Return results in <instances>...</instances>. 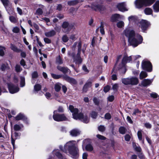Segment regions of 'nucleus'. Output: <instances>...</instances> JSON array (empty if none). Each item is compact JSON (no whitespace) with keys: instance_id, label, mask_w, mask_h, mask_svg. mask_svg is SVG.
<instances>
[{"instance_id":"nucleus-1","label":"nucleus","mask_w":159,"mask_h":159,"mask_svg":"<svg viewBox=\"0 0 159 159\" xmlns=\"http://www.w3.org/2000/svg\"><path fill=\"white\" fill-rule=\"evenodd\" d=\"M124 34L128 38L130 44L134 47H137L142 42L143 39L142 36L139 34H135L133 30L126 29L124 30Z\"/></svg>"},{"instance_id":"nucleus-2","label":"nucleus","mask_w":159,"mask_h":159,"mask_svg":"<svg viewBox=\"0 0 159 159\" xmlns=\"http://www.w3.org/2000/svg\"><path fill=\"white\" fill-rule=\"evenodd\" d=\"M59 148L64 152H66L68 149L73 158L76 159L79 157V150L76 142L75 141H70L67 143L64 146V149L61 146H59Z\"/></svg>"},{"instance_id":"nucleus-3","label":"nucleus","mask_w":159,"mask_h":159,"mask_svg":"<svg viewBox=\"0 0 159 159\" xmlns=\"http://www.w3.org/2000/svg\"><path fill=\"white\" fill-rule=\"evenodd\" d=\"M72 113L73 118L76 120H80L84 123L89 122V118L84 115L82 111V110H70Z\"/></svg>"},{"instance_id":"nucleus-4","label":"nucleus","mask_w":159,"mask_h":159,"mask_svg":"<svg viewBox=\"0 0 159 159\" xmlns=\"http://www.w3.org/2000/svg\"><path fill=\"white\" fill-rule=\"evenodd\" d=\"M155 0H136L135 4L136 8H140L145 6H149L152 5Z\"/></svg>"},{"instance_id":"nucleus-5","label":"nucleus","mask_w":159,"mask_h":159,"mask_svg":"<svg viewBox=\"0 0 159 159\" xmlns=\"http://www.w3.org/2000/svg\"><path fill=\"white\" fill-rule=\"evenodd\" d=\"M121 81L122 83L125 85H136L139 82L138 78L135 77L123 78Z\"/></svg>"},{"instance_id":"nucleus-6","label":"nucleus","mask_w":159,"mask_h":159,"mask_svg":"<svg viewBox=\"0 0 159 159\" xmlns=\"http://www.w3.org/2000/svg\"><path fill=\"white\" fill-rule=\"evenodd\" d=\"M55 111L53 112V119L57 121H65L67 120V118L64 114H59L57 113L58 112H62V111L58 110Z\"/></svg>"},{"instance_id":"nucleus-7","label":"nucleus","mask_w":159,"mask_h":159,"mask_svg":"<svg viewBox=\"0 0 159 159\" xmlns=\"http://www.w3.org/2000/svg\"><path fill=\"white\" fill-rule=\"evenodd\" d=\"M62 31L64 33H68L73 28L74 26L72 24H70L68 21H64L61 25Z\"/></svg>"},{"instance_id":"nucleus-8","label":"nucleus","mask_w":159,"mask_h":159,"mask_svg":"<svg viewBox=\"0 0 159 159\" xmlns=\"http://www.w3.org/2000/svg\"><path fill=\"white\" fill-rule=\"evenodd\" d=\"M78 52L77 54V57H74V62L76 64H79L81 63L82 61L80 56L81 48V43L80 42L78 43Z\"/></svg>"},{"instance_id":"nucleus-9","label":"nucleus","mask_w":159,"mask_h":159,"mask_svg":"<svg viewBox=\"0 0 159 159\" xmlns=\"http://www.w3.org/2000/svg\"><path fill=\"white\" fill-rule=\"evenodd\" d=\"M142 66L143 70L148 72H151L152 70V67L151 63L147 61H143L142 62Z\"/></svg>"},{"instance_id":"nucleus-10","label":"nucleus","mask_w":159,"mask_h":159,"mask_svg":"<svg viewBox=\"0 0 159 159\" xmlns=\"http://www.w3.org/2000/svg\"><path fill=\"white\" fill-rule=\"evenodd\" d=\"M8 88L9 92L12 94L16 93L19 90L18 85H15L12 84H8Z\"/></svg>"},{"instance_id":"nucleus-11","label":"nucleus","mask_w":159,"mask_h":159,"mask_svg":"<svg viewBox=\"0 0 159 159\" xmlns=\"http://www.w3.org/2000/svg\"><path fill=\"white\" fill-rule=\"evenodd\" d=\"M140 23V26L143 32L147 29L150 25L149 22L146 20H141Z\"/></svg>"},{"instance_id":"nucleus-12","label":"nucleus","mask_w":159,"mask_h":159,"mask_svg":"<svg viewBox=\"0 0 159 159\" xmlns=\"http://www.w3.org/2000/svg\"><path fill=\"white\" fill-rule=\"evenodd\" d=\"M8 13L10 14L9 11L11 10V4L9 0H1Z\"/></svg>"},{"instance_id":"nucleus-13","label":"nucleus","mask_w":159,"mask_h":159,"mask_svg":"<svg viewBox=\"0 0 159 159\" xmlns=\"http://www.w3.org/2000/svg\"><path fill=\"white\" fill-rule=\"evenodd\" d=\"M117 8L118 10L122 12L128 11L126 8V4L125 2H123L118 3L117 5Z\"/></svg>"},{"instance_id":"nucleus-14","label":"nucleus","mask_w":159,"mask_h":159,"mask_svg":"<svg viewBox=\"0 0 159 159\" xmlns=\"http://www.w3.org/2000/svg\"><path fill=\"white\" fill-rule=\"evenodd\" d=\"M63 78L71 84H76L77 83V82L75 79L70 78L67 75H63Z\"/></svg>"},{"instance_id":"nucleus-15","label":"nucleus","mask_w":159,"mask_h":159,"mask_svg":"<svg viewBox=\"0 0 159 159\" xmlns=\"http://www.w3.org/2000/svg\"><path fill=\"white\" fill-rule=\"evenodd\" d=\"M153 81V79H145L142 81L141 85L144 87L148 86L152 84Z\"/></svg>"},{"instance_id":"nucleus-16","label":"nucleus","mask_w":159,"mask_h":159,"mask_svg":"<svg viewBox=\"0 0 159 159\" xmlns=\"http://www.w3.org/2000/svg\"><path fill=\"white\" fill-rule=\"evenodd\" d=\"M132 61V57L131 56H127L126 55H125L122 59V63L124 65L127 63L129 62Z\"/></svg>"},{"instance_id":"nucleus-17","label":"nucleus","mask_w":159,"mask_h":159,"mask_svg":"<svg viewBox=\"0 0 159 159\" xmlns=\"http://www.w3.org/2000/svg\"><path fill=\"white\" fill-rule=\"evenodd\" d=\"M57 69L62 72L64 74L67 73L69 71L70 72V70L66 67H62L60 66H57Z\"/></svg>"},{"instance_id":"nucleus-18","label":"nucleus","mask_w":159,"mask_h":159,"mask_svg":"<svg viewBox=\"0 0 159 159\" xmlns=\"http://www.w3.org/2000/svg\"><path fill=\"white\" fill-rule=\"evenodd\" d=\"M70 133L72 136L76 137L80 134V131L78 129H74L70 131Z\"/></svg>"},{"instance_id":"nucleus-19","label":"nucleus","mask_w":159,"mask_h":159,"mask_svg":"<svg viewBox=\"0 0 159 159\" xmlns=\"http://www.w3.org/2000/svg\"><path fill=\"white\" fill-rule=\"evenodd\" d=\"M39 8L37 9L35 14L38 15H41L43 14V10L44 8V6L42 5H39Z\"/></svg>"},{"instance_id":"nucleus-20","label":"nucleus","mask_w":159,"mask_h":159,"mask_svg":"<svg viewBox=\"0 0 159 159\" xmlns=\"http://www.w3.org/2000/svg\"><path fill=\"white\" fill-rule=\"evenodd\" d=\"M120 16L119 14H116L111 16V20L113 22H116V21L120 19Z\"/></svg>"},{"instance_id":"nucleus-21","label":"nucleus","mask_w":159,"mask_h":159,"mask_svg":"<svg viewBox=\"0 0 159 159\" xmlns=\"http://www.w3.org/2000/svg\"><path fill=\"white\" fill-rule=\"evenodd\" d=\"M45 36L47 37H51L54 36L56 34V31L54 30H52L50 31L45 33Z\"/></svg>"},{"instance_id":"nucleus-22","label":"nucleus","mask_w":159,"mask_h":159,"mask_svg":"<svg viewBox=\"0 0 159 159\" xmlns=\"http://www.w3.org/2000/svg\"><path fill=\"white\" fill-rule=\"evenodd\" d=\"M15 119L16 120H25L27 119L26 116L23 114L20 113L16 117Z\"/></svg>"},{"instance_id":"nucleus-23","label":"nucleus","mask_w":159,"mask_h":159,"mask_svg":"<svg viewBox=\"0 0 159 159\" xmlns=\"http://www.w3.org/2000/svg\"><path fill=\"white\" fill-rule=\"evenodd\" d=\"M92 8L95 11H101L104 9V7L101 5H93Z\"/></svg>"},{"instance_id":"nucleus-24","label":"nucleus","mask_w":159,"mask_h":159,"mask_svg":"<svg viewBox=\"0 0 159 159\" xmlns=\"http://www.w3.org/2000/svg\"><path fill=\"white\" fill-rule=\"evenodd\" d=\"M91 82L90 81L87 82L84 86L83 91L85 92H86L87 91L88 89L91 87Z\"/></svg>"},{"instance_id":"nucleus-25","label":"nucleus","mask_w":159,"mask_h":159,"mask_svg":"<svg viewBox=\"0 0 159 159\" xmlns=\"http://www.w3.org/2000/svg\"><path fill=\"white\" fill-rule=\"evenodd\" d=\"M153 8L154 11L158 12L159 11V1L156 2L153 5Z\"/></svg>"},{"instance_id":"nucleus-26","label":"nucleus","mask_w":159,"mask_h":159,"mask_svg":"<svg viewBox=\"0 0 159 159\" xmlns=\"http://www.w3.org/2000/svg\"><path fill=\"white\" fill-rule=\"evenodd\" d=\"M129 21L130 23L135 22L137 20V17L136 16H131L129 17L128 18Z\"/></svg>"},{"instance_id":"nucleus-27","label":"nucleus","mask_w":159,"mask_h":159,"mask_svg":"<svg viewBox=\"0 0 159 159\" xmlns=\"http://www.w3.org/2000/svg\"><path fill=\"white\" fill-rule=\"evenodd\" d=\"M9 19L10 21L13 23H16L18 19L16 16H10L9 17Z\"/></svg>"},{"instance_id":"nucleus-28","label":"nucleus","mask_w":159,"mask_h":159,"mask_svg":"<svg viewBox=\"0 0 159 159\" xmlns=\"http://www.w3.org/2000/svg\"><path fill=\"white\" fill-rule=\"evenodd\" d=\"M11 48L14 52H19L21 51L20 49H18L16 47L12 44H11Z\"/></svg>"},{"instance_id":"nucleus-29","label":"nucleus","mask_w":159,"mask_h":159,"mask_svg":"<svg viewBox=\"0 0 159 159\" xmlns=\"http://www.w3.org/2000/svg\"><path fill=\"white\" fill-rule=\"evenodd\" d=\"M53 153L59 158H62V155L60 153L58 150H54L53 152Z\"/></svg>"},{"instance_id":"nucleus-30","label":"nucleus","mask_w":159,"mask_h":159,"mask_svg":"<svg viewBox=\"0 0 159 159\" xmlns=\"http://www.w3.org/2000/svg\"><path fill=\"white\" fill-rule=\"evenodd\" d=\"M78 0H74L69 1L68 2V4L70 6H74L76 5L79 2Z\"/></svg>"},{"instance_id":"nucleus-31","label":"nucleus","mask_w":159,"mask_h":159,"mask_svg":"<svg viewBox=\"0 0 159 159\" xmlns=\"http://www.w3.org/2000/svg\"><path fill=\"white\" fill-rule=\"evenodd\" d=\"M144 12L146 15H152V11L150 8L147 7L145 9Z\"/></svg>"},{"instance_id":"nucleus-32","label":"nucleus","mask_w":159,"mask_h":159,"mask_svg":"<svg viewBox=\"0 0 159 159\" xmlns=\"http://www.w3.org/2000/svg\"><path fill=\"white\" fill-rule=\"evenodd\" d=\"M23 127V125L22 124L20 125L16 124L14 125V128L16 131H19Z\"/></svg>"},{"instance_id":"nucleus-33","label":"nucleus","mask_w":159,"mask_h":159,"mask_svg":"<svg viewBox=\"0 0 159 159\" xmlns=\"http://www.w3.org/2000/svg\"><path fill=\"white\" fill-rule=\"evenodd\" d=\"M147 74L146 72L142 71L140 74V79L142 80L143 78L147 77Z\"/></svg>"},{"instance_id":"nucleus-34","label":"nucleus","mask_w":159,"mask_h":159,"mask_svg":"<svg viewBox=\"0 0 159 159\" xmlns=\"http://www.w3.org/2000/svg\"><path fill=\"white\" fill-rule=\"evenodd\" d=\"M100 31L102 34H104L105 32L104 29V23L102 22H101V25L100 26Z\"/></svg>"},{"instance_id":"nucleus-35","label":"nucleus","mask_w":159,"mask_h":159,"mask_svg":"<svg viewBox=\"0 0 159 159\" xmlns=\"http://www.w3.org/2000/svg\"><path fill=\"white\" fill-rule=\"evenodd\" d=\"M56 62L59 65H61L63 63V60L60 56H59L57 57Z\"/></svg>"},{"instance_id":"nucleus-36","label":"nucleus","mask_w":159,"mask_h":159,"mask_svg":"<svg viewBox=\"0 0 159 159\" xmlns=\"http://www.w3.org/2000/svg\"><path fill=\"white\" fill-rule=\"evenodd\" d=\"M61 84L59 83H57L55 85L54 89L56 91L58 92L61 89Z\"/></svg>"},{"instance_id":"nucleus-37","label":"nucleus","mask_w":159,"mask_h":159,"mask_svg":"<svg viewBox=\"0 0 159 159\" xmlns=\"http://www.w3.org/2000/svg\"><path fill=\"white\" fill-rule=\"evenodd\" d=\"M20 79V86L22 87L24 86L25 84V78L24 77L21 76Z\"/></svg>"},{"instance_id":"nucleus-38","label":"nucleus","mask_w":159,"mask_h":159,"mask_svg":"<svg viewBox=\"0 0 159 159\" xmlns=\"http://www.w3.org/2000/svg\"><path fill=\"white\" fill-rule=\"evenodd\" d=\"M85 149L87 151L91 152L93 150V148L91 145L90 144H88L86 145V146Z\"/></svg>"},{"instance_id":"nucleus-39","label":"nucleus","mask_w":159,"mask_h":159,"mask_svg":"<svg viewBox=\"0 0 159 159\" xmlns=\"http://www.w3.org/2000/svg\"><path fill=\"white\" fill-rule=\"evenodd\" d=\"M119 131L120 134H123L126 132V129L124 127L121 126L119 128Z\"/></svg>"},{"instance_id":"nucleus-40","label":"nucleus","mask_w":159,"mask_h":159,"mask_svg":"<svg viewBox=\"0 0 159 159\" xmlns=\"http://www.w3.org/2000/svg\"><path fill=\"white\" fill-rule=\"evenodd\" d=\"M51 75L53 78L54 79H57L63 76L61 75H58L53 73H51Z\"/></svg>"},{"instance_id":"nucleus-41","label":"nucleus","mask_w":159,"mask_h":159,"mask_svg":"<svg viewBox=\"0 0 159 159\" xmlns=\"http://www.w3.org/2000/svg\"><path fill=\"white\" fill-rule=\"evenodd\" d=\"M41 86L39 84H35L34 86V90L35 91L38 92L40 90Z\"/></svg>"},{"instance_id":"nucleus-42","label":"nucleus","mask_w":159,"mask_h":159,"mask_svg":"<svg viewBox=\"0 0 159 159\" xmlns=\"http://www.w3.org/2000/svg\"><path fill=\"white\" fill-rule=\"evenodd\" d=\"M117 26L119 28H122L124 25V23L122 21L118 22L116 24Z\"/></svg>"},{"instance_id":"nucleus-43","label":"nucleus","mask_w":159,"mask_h":159,"mask_svg":"<svg viewBox=\"0 0 159 159\" xmlns=\"http://www.w3.org/2000/svg\"><path fill=\"white\" fill-rule=\"evenodd\" d=\"M5 48L3 47L0 46V56H3L5 54L4 51Z\"/></svg>"},{"instance_id":"nucleus-44","label":"nucleus","mask_w":159,"mask_h":159,"mask_svg":"<svg viewBox=\"0 0 159 159\" xmlns=\"http://www.w3.org/2000/svg\"><path fill=\"white\" fill-rule=\"evenodd\" d=\"M93 101L94 104L96 105H99L100 103V100L99 99L96 97H94L93 99Z\"/></svg>"},{"instance_id":"nucleus-45","label":"nucleus","mask_w":159,"mask_h":159,"mask_svg":"<svg viewBox=\"0 0 159 159\" xmlns=\"http://www.w3.org/2000/svg\"><path fill=\"white\" fill-rule=\"evenodd\" d=\"M142 131L141 130H139L137 133V135L139 139L140 140H141L142 139Z\"/></svg>"},{"instance_id":"nucleus-46","label":"nucleus","mask_w":159,"mask_h":159,"mask_svg":"<svg viewBox=\"0 0 159 159\" xmlns=\"http://www.w3.org/2000/svg\"><path fill=\"white\" fill-rule=\"evenodd\" d=\"M43 20L44 21L47 23V25H49L48 23L50 22V20L47 17L42 18H41V20H40L43 21Z\"/></svg>"},{"instance_id":"nucleus-47","label":"nucleus","mask_w":159,"mask_h":159,"mask_svg":"<svg viewBox=\"0 0 159 159\" xmlns=\"http://www.w3.org/2000/svg\"><path fill=\"white\" fill-rule=\"evenodd\" d=\"M62 40L65 43L66 42L69 40V38L66 35H64L62 37Z\"/></svg>"},{"instance_id":"nucleus-48","label":"nucleus","mask_w":159,"mask_h":159,"mask_svg":"<svg viewBox=\"0 0 159 159\" xmlns=\"http://www.w3.org/2000/svg\"><path fill=\"white\" fill-rule=\"evenodd\" d=\"M91 116L93 119L96 118L97 116V113L94 111H92L90 114Z\"/></svg>"},{"instance_id":"nucleus-49","label":"nucleus","mask_w":159,"mask_h":159,"mask_svg":"<svg viewBox=\"0 0 159 159\" xmlns=\"http://www.w3.org/2000/svg\"><path fill=\"white\" fill-rule=\"evenodd\" d=\"M98 130L101 132H103L105 130V127L103 125H100L98 127Z\"/></svg>"},{"instance_id":"nucleus-50","label":"nucleus","mask_w":159,"mask_h":159,"mask_svg":"<svg viewBox=\"0 0 159 159\" xmlns=\"http://www.w3.org/2000/svg\"><path fill=\"white\" fill-rule=\"evenodd\" d=\"M118 84H115L112 86V89L114 91H117L118 88Z\"/></svg>"},{"instance_id":"nucleus-51","label":"nucleus","mask_w":159,"mask_h":159,"mask_svg":"<svg viewBox=\"0 0 159 159\" xmlns=\"http://www.w3.org/2000/svg\"><path fill=\"white\" fill-rule=\"evenodd\" d=\"M15 70L17 72H20L21 70L20 66L19 65H16L15 67Z\"/></svg>"},{"instance_id":"nucleus-52","label":"nucleus","mask_w":159,"mask_h":159,"mask_svg":"<svg viewBox=\"0 0 159 159\" xmlns=\"http://www.w3.org/2000/svg\"><path fill=\"white\" fill-rule=\"evenodd\" d=\"M110 87L109 85H107L104 87L103 90L105 93L108 92L110 90Z\"/></svg>"},{"instance_id":"nucleus-53","label":"nucleus","mask_w":159,"mask_h":159,"mask_svg":"<svg viewBox=\"0 0 159 159\" xmlns=\"http://www.w3.org/2000/svg\"><path fill=\"white\" fill-rule=\"evenodd\" d=\"M20 30L17 27H15L13 28L12 31L16 33H17L19 32Z\"/></svg>"},{"instance_id":"nucleus-54","label":"nucleus","mask_w":159,"mask_h":159,"mask_svg":"<svg viewBox=\"0 0 159 159\" xmlns=\"http://www.w3.org/2000/svg\"><path fill=\"white\" fill-rule=\"evenodd\" d=\"M150 96L153 98H156L159 97L158 95L156 93H151Z\"/></svg>"},{"instance_id":"nucleus-55","label":"nucleus","mask_w":159,"mask_h":159,"mask_svg":"<svg viewBox=\"0 0 159 159\" xmlns=\"http://www.w3.org/2000/svg\"><path fill=\"white\" fill-rule=\"evenodd\" d=\"M44 41L46 43L49 44L51 43V40L47 38H44Z\"/></svg>"},{"instance_id":"nucleus-56","label":"nucleus","mask_w":159,"mask_h":159,"mask_svg":"<svg viewBox=\"0 0 159 159\" xmlns=\"http://www.w3.org/2000/svg\"><path fill=\"white\" fill-rule=\"evenodd\" d=\"M97 137L99 139L102 140H105L106 139V138L103 136L102 135H100V134H98L97 135Z\"/></svg>"},{"instance_id":"nucleus-57","label":"nucleus","mask_w":159,"mask_h":159,"mask_svg":"<svg viewBox=\"0 0 159 159\" xmlns=\"http://www.w3.org/2000/svg\"><path fill=\"white\" fill-rule=\"evenodd\" d=\"M38 76V74L36 72H34L32 74V78L35 79L37 78Z\"/></svg>"},{"instance_id":"nucleus-58","label":"nucleus","mask_w":159,"mask_h":159,"mask_svg":"<svg viewBox=\"0 0 159 159\" xmlns=\"http://www.w3.org/2000/svg\"><path fill=\"white\" fill-rule=\"evenodd\" d=\"M82 69L85 72L86 74L88 73L89 72L88 70L85 65H83L82 67Z\"/></svg>"},{"instance_id":"nucleus-59","label":"nucleus","mask_w":159,"mask_h":159,"mask_svg":"<svg viewBox=\"0 0 159 159\" xmlns=\"http://www.w3.org/2000/svg\"><path fill=\"white\" fill-rule=\"evenodd\" d=\"M111 79L113 80H116L117 79V75L116 74H112L111 75Z\"/></svg>"},{"instance_id":"nucleus-60","label":"nucleus","mask_w":159,"mask_h":159,"mask_svg":"<svg viewBox=\"0 0 159 159\" xmlns=\"http://www.w3.org/2000/svg\"><path fill=\"white\" fill-rule=\"evenodd\" d=\"M111 115L109 113H107L105 115V118L106 119L109 120L111 118Z\"/></svg>"},{"instance_id":"nucleus-61","label":"nucleus","mask_w":159,"mask_h":159,"mask_svg":"<svg viewBox=\"0 0 159 159\" xmlns=\"http://www.w3.org/2000/svg\"><path fill=\"white\" fill-rule=\"evenodd\" d=\"M145 127L148 129H150L152 127L151 125L149 123H146L144 124Z\"/></svg>"},{"instance_id":"nucleus-62","label":"nucleus","mask_w":159,"mask_h":159,"mask_svg":"<svg viewBox=\"0 0 159 159\" xmlns=\"http://www.w3.org/2000/svg\"><path fill=\"white\" fill-rule=\"evenodd\" d=\"M70 39H71L73 41H74L76 40V37L75 35L71 34L70 37Z\"/></svg>"},{"instance_id":"nucleus-63","label":"nucleus","mask_w":159,"mask_h":159,"mask_svg":"<svg viewBox=\"0 0 159 159\" xmlns=\"http://www.w3.org/2000/svg\"><path fill=\"white\" fill-rule=\"evenodd\" d=\"M114 96L112 95L109 96V97L108 98V101L110 102L114 100Z\"/></svg>"},{"instance_id":"nucleus-64","label":"nucleus","mask_w":159,"mask_h":159,"mask_svg":"<svg viewBox=\"0 0 159 159\" xmlns=\"http://www.w3.org/2000/svg\"><path fill=\"white\" fill-rule=\"evenodd\" d=\"M88 156V154L86 152H84L83 153L82 155L83 159H87Z\"/></svg>"}]
</instances>
